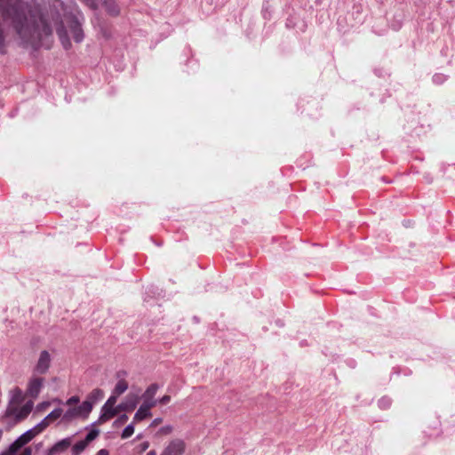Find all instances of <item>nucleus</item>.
Instances as JSON below:
<instances>
[{"mask_svg":"<svg viewBox=\"0 0 455 455\" xmlns=\"http://www.w3.org/2000/svg\"><path fill=\"white\" fill-rule=\"evenodd\" d=\"M37 435L36 431L34 428H30L20 435L12 443L15 447L20 450L21 447L28 443L33 438Z\"/></svg>","mask_w":455,"mask_h":455,"instance_id":"1a4fd4ad","label":"nucleus"},{"mask_svg":"<svg viewBox=\"0 0 455 455\" xmlns=\"http://www.w3.org/2000/svg\"><path fill=\"white\" fill-rule=\"evenodd\" d=\"M56 32L63 47L66 50L69 49L71 43L68 35V31L62 23L57 28Z\"/></svg>","mask_w":455,"mask_h":455,"instance_id":"f8f14e48","label":"nucleus"},{"mask_svg":"<svg viewBox=\"0 0 455 455\" xmlns=\"http://www.w3.org/2000/svg\"><path fill=\"white\" fill-rule=\"evenodd\" d=\"M68 27L72 33L75 42L81 43L84 40V32L78 19L75 16L69 17Z\"/></svg>","mask_w":455,"mask_h":455,"instance_id":"39448f33","label":"nucleus"},{"mask_svg":"<svg viewBox=\"0 0 455 455\" xmlns=\"http://www.w3.org/2000/svg\"><path fill=\"white\" fill-rule=\"evenodd\" d=\"M96 455H109V452L106 449H101L96 453Z\"/></svg>","mask_w":455,"mask_h":455,"instance_id":"72a5a7b5","label":"nucleus"},{"mask_svg":"<svg viewBox=\"0 0 455 455\" xmlns=\"http://www.w3.org/2000/svg\"><path fill=\"white\" fill-rule=\"evenodd\" d=\"M23 400V395L21 389L15 387L11 391V403H20Z\"/></svg>","mask_w":455,"mask_h":455,"instance_id":"a211bd4d","label":"nucleus"},{"mask_svg":"<svg viewBox=\"0 0 455 455\" xmlns=\"http://www.w3.org/2000/svg\"><path fill=\"white\" fill-rule=\"evenodd\" d=\"M81 418L87 419L93 406L92 402L85 400L79 406L76 407Z\"/></svg>","mask_w":455,"mask_h":455,"instance_id":"2eb2a0df","label":"nucleus"},{"mask_svg":"<svg viewBox=\"0 0 455 455\" xmlns=\"http://www.w3.org/2000/svg\"><path fill=\"white\" fill-rule=\"evenodd\" d=\"M51 355L48 351L43 350L40 353L37 363L35 367V371L39 374H44L50 368L51 365Z\"/></svg>","mask_w":455,"mask_h":455,"instance_id":"423d86ee","label":"nucleus"},{"mask_svg":"<svg viewBox=\"0 0 455 455\" xmlns=\"http://www.w3.org/2000/svg\"><path fill=\"white\" fill-rule=\"evenodd\" d=\"M104 396V392L100 389L96 388L93 389L87 396V401L92 402V404L95 403L97 401L102 399Z\"/></svg>","mask_w":455,"mask_h":455,"instance_id":"6ab92c4d","label":"nucleus"},{"mask_svg":"<svg viewBox=\"0 0 455 455\" xmlns=\"http://www.w3.org/2000/svg\"><path fill=\"white\" fill-rule=\"evenodd\" d=\"M92 7L93 9H95V8H96V5H95V4H92Z\"/></svg>","mask_w":455,"mask_h":455,"instance_id":"e433bc0d","label":"nucleus"},{"mask_svg":"<svg viewBox=\"0 0 455 455\" xmlns=\"http://www.w3.org/2000/svg\"><path fill=\"white\" fill-rule=\"evenodd\" d=\"M50 421L46 419V418L43 419L38 424H36L33 428L36 431L37 435L42 433L49 425Z\"/></svg>","mask_w":455,"mask_h":455,"instance_id":"5701e85b","label":"nucleus"},{"mask_svg":"<svg viewBox=\"0 0 455 455\" xmlns=\"http://www.w3.org/2000/svg\"><path fill=\"white\" fill-rule=\"evenodd\" d=\"M87 445L88 444L84 440L77 442L72 447V454L79 455L81 452H83L85 450Z\"/></svg>","mask_w":455,"mask_h":455,"instance_id":"aec40b11","label":"nucleus"},{"mask_svg":"<svg viewBox=\"0 0 455 455\" xmlns=\"http://www.w3.org/2000/svg\"><path fill=\"white\" fill-rule=\"evenodd\" d=\"M160 386L157 383L149 385L141 395L143 400L141 404H147L149 408H154L157 404V399L155 398Z\"/></svg>","mask_w":455,"mask_h":455,"instance_id":"7ed1b4c3","label":"nucleus"},{"mask_svg":"<svg viewBox=\"0 0 455 455\" xmlns=\"http://www.w3.org/2000/svg\"><path fill=\"white\" fill-rule=\"evenodd\" d=\"M162 418H156L150 424V427H156L162 422Z\"/></svg>","mask_w":455,"mask_h":455,"instance_id":"473e14b6","label":"nucleus"},{"mask_svg":"<svg viewBox=\"0 0 455 455\" xmlns=\"http://www.w3.org/2000/svg\"><path fill=\"white\" fill-rule=\"evenodd\" d=\"M172 427L170 425H167V426L161 427L159 430V433L163 434V435H168V434L172 433Z\"/></svg>","mask_w":455,"mask_h":455,"instance_id":"c85d7f7f","label":"nucleus"},{"mask_svg":"<svg viewBox=\"0 0 455 455\" xmlns=\"http://www.w3.org/2000/svg\"><path fill=\"white\" fill-rule=\"evenodd\" d=\"M61 416H63V410L61 408H56L52 411H51L45 418L50 422H52L55 419H58Z\"/></svg>","mask_w":455,"mask_h":455,"instance_id":"412c9836","label":"nucleus"},{"mask_svg":"<svg viewBox=\"0 0 455 455\" xmlns=\"http://www.w3.org/2000/svg\"><path fill=\"white\" fill-rule=\"evenodd\" d=\"M140 397L137 395L129 394L124 402L118 404V409L122 411H132L136 408Z\"/></svg>","mask_w":455,"mask_h":455,"instance_id":"9d476101","label":"nucleus"},{"mask_svg":"<svg viewBox=\"0 0 455 455\" xmlns=\"http://www.w3.org/2000/svg\"><path fill=\"white\" fill-rule=\"evenodd\" d=\"M72 444V437L64 438L57 442L51 449H49L47 455H56L62 453Z\"/></svg>","mask_w":455,"mask_h":455,"instance_id":"6e6552de","label":"nucleus"},{"mask_svg":"<svg viewBox=\"0 0 455 455\" xmlns=\"http://www.w3.org/2000/svg\"><path fill=\"white\" fill-rule=\"evenodd\" d=\"M128 420V416L126 414L121 415L116 421L115 425H123Z\"/></svg>","mask_w":455,"mask_h":455,"instance_id":"cd10ccee","label":"nucleus"},{"mask_svg":"<svg viewBox=\"0 0 455 455\" xmlns=\"http://www.w3.org/2000/svg\"><path fill=\"white\" fill-rule=\"evenodd\" d=\"M170 401H171V396L169 395H165L163 397H161L159 400H157V403L164 405V404L169 403Z\"/></svg>","mask_w":455,"mask_h":455,"instance_id":"c756f323","label":"nucleus"},{"mask_svg":"<svg viewBox=\"0 0 455 455\" xmlns=\"http://www.w3.org/2000/svg\"><path fill=\"white\" fill-rule=\"evenodd\" d=\"M147 455H156V451L155 450L149 451Z\"/></svg>","mask_w":455,"mask_h":455,"instance_id":"c9c22d12","label":"nucleus"},{"mask_svg":"<svg viewBox=\"0 0 455 455\" xmlns=\"http://www.w3.org/2000/svg\"><path fill=\"white\" fill-rule=\"evenodd\" d=\"M44 379L42 378H33L30 379L28 385L27 394L31 398H36L43 387Z\"/></svg>","mask_w":455,"mask_h":455,"instance_id":"0eeeda50","label":"nucleus"},{"mask_svg":"<svg viewBox=\"0 0 455 455\" xmlns=\"http://www.w3.org/2000/svg\"><path fill=\"white\" fill-rule=\"evenodd\" d=\"M152 416L151 408L147 404H141L133 417V422L141 421Z\"/></svg>","mask_w":455,"mask_h":455,"instance_id":"ddd939ff","label":"nucleus"},{"mask_svg":"<svg viewBox=\"0 0 455 455\" xmlns=\"http://www.w3.org/2000/svg\"><path fill=\"white\" fill-rule=\"evenodd\" d=\"M127 389H128V383H127V381L124 380V379H120L116 384V386H115L113 391H112V395H111L115 396L116 398H117L119 395L124 394Z\"/></svg>","mask_w":455,"mask_h":455,"instance_id":"dca6fc26","label":"nucleus"},{"mask_svg":"<svg viewBox=\"0 0 455 455\" xmlns=\"http://www.w3.org/2000/svg\"><path fill=\"white\" fill-rule=\"evenodd\" d=\"M81 418L76 407L69 408L63 413L62 420L65 422L72 421L74 419Z\"/></svg>","mask_w":455,"mask_h":455,"instance_id":"f3484780","label":"nucleus"},{"mask_svg":"<svg viewBox=\"0 0 455 455\" xmlns=\"http://www.w3.org/2000/svg\"><path fill=\"white\" fill-rule=\"evenodd\" d=\"M100 2L108 14L111 16H116L119 14L120 10L115 0H100Z\"/></svg>","mask_w":455,"mask_h":455,"instance_id":"4468645a","label":"nucleus"},{"mask_svg":"<svg viewBox=\"0 0 455 455\" xmlns=\"http://www.w3.org/2000/svg\"><path fill=\"white\" fill-rule=\"evenodd\" d=\"M31 453H32L31 448L27 447L24 449L21 455H31Z\"/></svg>","mask_w":455,"mask_h":455,"instance_id":"f704fd0d","label":"nucleus"},{"mask_svg":"<svg viewBox=\"0 0 455 455\" xmlns=\"http://www.w3.org/2000/svg\"><path fill=\"white\" fill-rule=\"evenodd\" d=\"M79 401H80L79 397L76 395H74L67 400L66 404L72 406V405L77 404L79 403Z\"/></svg>","mask_w":455,"mask_h":455,"instance_id":"a878e982","label":"nucleus"},{"mask_svg":"<svg viewBox=\"0 0 455 455\" xmlns=\"http://www.w3.org/2000/svg\"><path fill=\"white\" fill-rule=\"evenodd\" d=\"M50 405L49 402H43L36 406L38 411L44 410Z\"/></svg>","mask_w":455,"mask_h":455,"instance_id":"2f4dec72","label":"nucleus"},{"mask_svg":"<svg viewBox=\"0 0 455 455\" xmlns=\"http://www.w3.org/2000/svg\"><path fill=\"white\" fill-rule=\"evenodd\" d=\"M100 434V431L98 429H92L85 436V438L84 439V441L89 444V443H91L92 441H93L94 439L97 438V436L99 435Z\"/></svg>","mask_w":455,"mask_h":455,"instance_id":"b1692460","label":"nucleus"},{"mask_svg":"<svg viewBox=\"0 0 455 455\" xmlns=\"http://www.w3.org/2000/svg\"><path fill=\"white\" fill-rule=\"evenodd\" d=\"M379 403L381 408H387L389 407L391 402L389 398L384 397L379 401Z\"/></svg>","mask_w":455,"mask_h":455,"instance_id":"bb28decb","label":"nucleus"},{"mask_svg":"<svg viewBox=\"0 0 455 455\" xmlns=\"http://www.w3.org/2000/svg\"><path fill=\"white\" fill-rule=\"evenodd\" d=\"M19 450L15 447V445L13 443L10 444L9 447L2 451L0 453V455H15V453L18 451Z\"/></svg>","mask_w":455,"mask_h":455,"instance_id":"393cba45","label":"nucleus"},{"mask_svg":"<svg viewBox=\"0 0 455 455\" xmlns=\"http://www.w3.org/2000/svg\"><path fill=\"white\" fill-rule=\"evenodd\" d=\"M33 406L34 403L32 401H28L21 408L15 409L16 420L20 421L26 419L33 410Z\"/></svg>","mask_w":455,"mask_h":455,"instance_id":"9b49d317","label":"nucleus"},{"mask_svg":"<svg viewBox=\"0 0 455 455\" xmlns=\"http://www.w3.org/2000/svg\"><path fill=\"white\" fill-rule=\"evenodd\" d=\"M116 400L117 398L110 395L107 402L104 403V405L101 408L100 416L99 418V421L100 423L109 420L110 419L117 415L119 411H122L118 409V405L115 407Z\"/></svg>","mask_w":455,"mask_h":455,"instance_id":"f03ea898","label":"nucleus"},{"mask_svg":"<svg viewBox=\"0 0 455 455\" xmlns=\"http://www.w3.org/2000/svg\"><path fill=\"white\" fill-rule=\"evenodd\" d=\"M134 423L135 422H132L131 424H129L128 426L125 427V428L123 430L122 434H121V437L122 439H127L129 437H131L133 433H134Z\"/></svg>","mask_w":455,"mask_h":455,"instance_id":"4be33fe9","label":"nucleus"},{"mask_svg":"<svg viewBox=\"0 0 455 455\" xmlns=\"http://www.w3.org/2000/svg\"><path fill=\"white\" fill-rule=\"evenodd\" d=\"M186 444L181 439H174L169 443L160 455H182L185 451Z\"/></svg>","mask_w":455,"mask_h":455,"instance_id":"20e7f679","label":"nucleus"},{"mask_svg":"<svg viewBox=\"0 0 455 455\" xmlns=\"http://www.w3.org/2000/svg\"><path fill=\"white\" fill-rule=\"evenodd\" d=\"M444 79L445 78L443 75L436 74L433 76V81L435 84H442L444 81Z\"/></svg>","mask_w":455,"mask_h":455,"instance_id":"7c9ffc66","label":"nucleus"},{"mask_svg":"<svg viewBox=\"0 0 455 455\" xmlns=\"http://www.w3.org/2000/svg\"><path fill=\"white\" fill-rule=\"evenodd\" d=\"M4 22L12 26L22 42L35 45L43 36L52 34V28L43 16L28 18L24 0H0Z\"/></svg>","mask_w":455,"mask_h":455,"instance_id":"f257e3e1","label":"nucleus"}]
</instances>
